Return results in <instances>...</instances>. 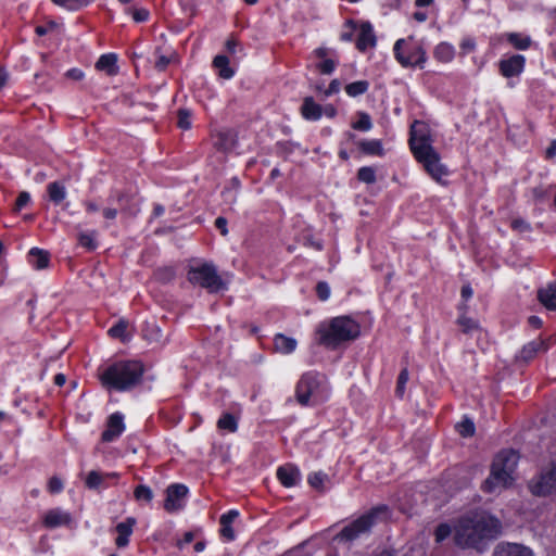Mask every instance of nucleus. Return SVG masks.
<instances>
[{
	"label": "nucleus",
	"mask_w": 556,
	"mask_h": 556,
	"mask_svg": "<svg viewBox=\"0 0 556 556\" xmlns=\"http://www.w3.org/2000/svg\"><path fill=\"white\" fill-rule=\"evenodd\" d=\"M31 201L30 194L27 191H22L18 193L17 199L15 201L13 211L18 213L22 208L27 206Z\"/></svg>",
	"instance_id": "09e8293b"
},
{
	"label": "nucleus",
	"mask_w": 556,
	"mask_h": 556,
	"mask_svg": "<svg viewBox=\"0 0 556 556\" xmlns=\"http://www.w3.org/2000/svg\"><path fill=\"white\" fill-rule=\"evenodd\" d=\"M506 40L517 50H527L530 48L532 40L529 36L520 33H508L505 35Z\"/></svg>",
	"instance_id": "c85d7f7f"
},
{
	"label": "nucleus",
	"mask_w": 556,
	"mask_h": 556,
	"mask_svg": "<svg viewBox=\"0 0 556 556\" xmlns=\"http://www.w3.org/2000/svg\"><path fill=\"white\" fill-rule=\"evenodd\" d=\"M326 478L327 476L323 472H313L308 476L307 481L312 488L323 490Z\"/></svg>",
	"instance_id": "de8ad7c7"
},
{
	"label": "nucleus",
	"mask_w": 556,
	"mask_h": 556,
	"mask_svg": "<svg viewBox=\"0 0 556 556\" xmlns=\"http://www.w3.org/2000/svg\"><path fill=\"white\" fill-rule=\"evenodd\" d=\"M168 63H169V60L166 56L162 55L155 62V67L159 71H164L167 67Z\"/></svg>",
	"instance_id": "338daca9"
},
{
	"label": "nucleus",
	"mask_w": 556,
	"mask_h": 556,
	"mask_svg": "<svg viewBox=\"0 0 556 556\" xmlns=\"http://www.w3.org/2000/svg\"><path fill=\"white\" fill-rule=\"evenodd\" d=\"M73 518L70 513L60 508L49 509L42 519V525L48 529L61 526H71Z\"/></svg>",
	"instance_id": "4468645a"
},
{
	"label": "nucleus",
	"mask_w": 556,
	"mask_h": 556,
	"mask_svg": "<svg viewBox=\"0 0 556 556\" xmlns=\"http://www.w3.org/2000/svg\"><path fill=\"white\" fill-rule=\"evenodd\" d=\"M125 430L124 417L121 413L112 414L106 422V429L102 432L103 442H112Z\"/></svg>",
	"instance_id": "ddd939ff"
},
{
	"label": "nucleus",
	"mask_w": 556,
	"mask_h": 556,
	"mask_svg": "<svg viewBox=\"0 0 556 556\" xmlns=\"http://www.w3.org/2000/svg\"><path fill=\"white\" fill-rule=\"evenodd\" d=\"M103 217L108 220H114L117 217L118 211L115 207H105L102 211Z\"/></svg>",
	"instance_id": "e2e57ef3"
},
{
	"label": "nucleus",
	"mask_w": 556,
	"mask_h": 556,
	"mask_svg": "<svg viewBox=\"0 0 556 556\" xmlns=\"http://www.w3.org/2000/svg\"><path fill=\"white\" fill-rule=\"evenodd\" d=\"M388 506L379 505L372 507L365 514L345 525L333 538L339 543H352L365 535L370 534L371 529L382 517H387Z\"/></svg>",
	"instance_id": "0eeeda50"
},
{
	"label": "nucleus",
	"mask_w": 556,
	"mask_h": 556,
	"mask_svg": "<svg viewBox=\"0 0 556 556\" xmlns=\"http://www.w3.org/2000/svg\"><path fill=\"white\" fill-rule=\"evenodd\" d=\"M49 261V253L38 248H33L28 253V262L36 269L47 268Z\"/></svg>",
	"instance_id": "b1692460"
},
{
	"label": "nucleus",
	"mask_w": 556,
	"mask_h": 556,
	"mask_svg": "<svg viewBox=\"0 0 556 556\" xmlns=\"http://www.w3.org/2000/svg\"><path fill=\"white\" fill-rule=\"evenodd\" d=\"M164 509L167 513H175L184 507V500L188 494V488L185 484L173 483L167 486Z\"/></svg>",
	"instance_id": "9d476101"
},
{
	"label": "nucleus",
	"mask_w": 556,
	"mask_h": 556,
	"mask_svg": "<svg viewBox=\"0 0 556 556\" xmlns=\"http://www.w3.org/2000/svg\"><path fill=\"white\" fill-rule=\"evenodd\" d=\"M130 199L131 198L127 192L121 190L112 191L109 198L110 201H116L117 204L122 207V211L126 210V205L129 203Z\"/></svg>",
	"instance_id": "37998d69"
},
{
	"label": "nucleus",
	"mask_w": 556,
	"mask_h": 556,
	"mask_svg": "<svg viewBox=\"0 0 556 556\" xmlns=\"http://www.w3.org/2000/svg\"><path fill=\"white\" fill-rule=\"evenodd\" d=\"M96 231L80 232L78 235V243L87 249L88 251H94L97 249Z\"/></svg>",
	"instance_id": "4c0bfd02"
},
{
	"label": "nucleus",
	"mask_w": 556,
	"mask_h": 556,
	"mask_svg": "<svg viewBox=\"0 0 556 556\" xmlns=\"http://www.w3.org/2000/svg\"><path fill=\"white\" fill-rule=\"evenodd\" d=\"M555 477L546 469H543L536 480L530 483V490L534 495L545 496L556 490Z\"/></svg>",
	"instance_id": "9b49d317"
},
{
	"label": "nucleus",
	"mask_w": 556,
	"mask_h": 556,
	"mask_svg": "<svg viewBox=\"0 0 556 556\" xmlns=\"http://www.w3.org/2000/svg\"><path fill=\"white\" fill-rule=\"evenodd\" d=\"M548 349V344L545 340L539 338L535 339L528 344H526L520 351V358L528 362L535 357V355L541 351H546Z\"/></svg>",
	"instance_id": "4be33fe9"
},
{
	"label": "nucleus",
	"mask_w": 556,
	"mask_h": 556,
	"mask_svg": "<svg viewBox=\"0 0 556 556\" xmlns=\"http://www.w3.org/2000/svg\"><path fill=\"white\" fill-rule=\"evenodd\" d=\"M274 345L276 351L289 354L295 350L296 341L293 338L279 333L274 338Z\"/></svg>",
	"instance_id": "bb28decb"
},
{
	"label": "nucleus",
	"mask_w": 556,
	"mask_h": 556,
	"mask_svg": "<svg viewBox=\"0 0 556 556\" xmlns=\"http://www.w3.org/2000/svg\"><path fill=\"white\" fill-rule=\"evenodd\" d=\"M394 58L403 67H419L422 68L427 54L421 43L414 39V37L402 38L396 40L393 47Z\"/></svg>",
	"instance_id": "6e6552de"
},
{
	"label": "nucleus",
	"mask_w": 556,
	"mask_h": 556,
	"mask_svg": "<svg viewBox=\"0 0 556 556\" xmlns=\"http://www.w3.org/2000/svg\"><path fill=\"white\" fill-rule=\"evenodd\" d=\"M526 64V59L521 54H515L507 59H503L498 63L500 73L506 77H515L522 73Z\"/></svg>",
	"instance_id": "f8f14e48"
},
{
	"label": "nucleus",
	"mask_w": 556,
	"mask_h": 556,
	"mask_svg": "<svg viewBox=\"0 0 556 556\" xmlns=\"http://www.w3.org/2000/svg\"><path fill=\"white\" fill-rule=\"evenodd\" d=\"M217 428L228 432H236L238 429V418L230 413H224L217 421Z\"/></svg>",
	"instance_id": "7c9ffc66"
},
{
	"label": "nucleus",
	"mask_w": 556,
	"mask_h": 556,
	"mask_svg": "<svg viewBox=\"0 0 556 556\" xmlns=\"http://www.w3.org/2000/svg\"><path fill=\"white\" fill-rule=\"evenodd\" d=\"M213 146L218 151H231L237 144V135L231 129L218 130L213 135Z\"/></svg>",
	"instance_id": "dca6fc26"
},
{
	"label": "nucleus",
	"mask_w": 556,
	"mask_h": 556,
	"mask_svg": "<svg viewBox=\"0 0 556 556\" xmlns=\"http://www.w3.org/2000/svg\"><path fill=\"white\" fill-rule=\"evenodd\" d=\"M456 323L459 326L462 332L466 334L472 333L479 329L478 321L465 315L459 316Z\"/></svg>",
	"instance_id": "c9c22d12"
},
{
	"label": "nucleus",
	"mask_w": 556,
	"mask_h": 556,
	"mask_svg": "<svg viewBox=\"0 0 556 556\" xmlns=\"http://www.w3.org/2000/svg\"><path fill=\"white\" fill-rule=\"evenodd\" d=\"M329 396V386L325 375L309 370L304 372L295 386V399L301 406H315Z\"/></svg>",
	"instance_id": "39448f33"
},
{
	"label": "nucleus",
	"mask_w": 556,
	"mask_h": 556,
	"mask_svg": "<svg viewBox=\"0 0 556 556\" xmlns=\"http://www.w3.org/2000/svg\"><path fill=\"white\" fill-rule=\"evenodd\" d=\"M187 279L194 286L206 289L210 293H216L227 288L226 282L217 273V268L213 263H202L192 266L187 273Z\"/></svg>",
	"instance_id": "1a4fd4ad"
},
{
	"label": "nucleus",
	"mask_w": 556,
	"mask_h": 556,
	"mask_svg": "<svg viewBox=\"0 0 556 556\" xmlns=\"http://www.w3.org/2000/svg\"><path fill=\"white\" fill-rule=\"evenodd\" d=\"M359 150L367 155H383V148L380 140H361L357 142Z\"/></svg>",
	"instance_id": "cd10ccee"
},
{
	"label": "nucleus",
	"mask_w": 556,
	"mask_h": 556,
	"mask_svg": "<svg viewBox=\"0 0 556 556\" xmlns=\"http://www.w3.org/2000/svg\"><path fill=\"white\" fill-rule=\"evenodd\" d=\"M194 539V533L191 531L185 532L181 540H178L177 546L178 548H182L185 545L190 544Z\"/></svg>",
	"instance_id": "680f3d73"
},
{
	"label": "nucleus",
	"mask_w": 556,
	"mask_h": 556,
	"mask_svg": "<svg viewBox=\"0 0 556 556\" xmlns=\"http://www.w3.org/2000/svg\"><path fill=\"white\" fill-rule=\"evenodd\" d=\"M456 429L458 433L464 438H468L475 434V424L469 418H464L459 424H457Z\"/></svg>",
	"instance_id": "a19ab883"
},
{
	"label": "nucleus",
	"mask_w": 556,
	"mask_h": 556,
	"mask_svg": "<svg viewBox=\"0 0 556 556\" xmlns=\"http://www.w3.org/2000/svg\"><path fill=\"white\" fill-rule=\"evenodd\" d=\"M510 227L514 230H518V231H521V232L530 231V229H531L530 224H528L522 218H515V219H513L511 223H510Z\"/></svg>",
	"instance_id": "5fc2aeb1"
},
{
	"label": "nucleus",
	"mask_w": 556,
	"mask_h": 556,
	"mask_svg": "<svg viewBox=\"0 0 556 556\" xmlns=\"http://www.w3.org/2000/svg\"><path fill=\"white\" fill-rule=\"evenodd\" d=\"M117 56L114 53L103 54L99 58L96 63V68L99 71H104L109 75H115L117 73Z\"/></svg>",
	"instance_id": "a878e982"
},
{
	"label": "nucleus",
	"mask_w": 556,
	"mask_h": 556,
	"mask_svg": "<svg viewBox=\"0 0 556 556\" xmlns=\"http://www.w3.org/2000/svg\"><path fill=\"white\" fill-rule=\"evenodd\" d=\"M501 530L498 519L484 513L473 514L458 520L454 541L460 547H478L483 540L495 539Z\"/></svg>",
	"instance_id": "f03ea898"
},
{
	"label": "nucleus",
	"mask_w": 556,
	"mask_h": 556,
	"mask_svg": "<svg viewBox=\"0 0 556 556\" xmlns=\"http://www.w3.org/2000/svg\"><path fill=\"white\" fill-rule=\"evenodd\" d=\"M340 89H341L340 80L333 79L330 81L328 88L324 90V94H325V97H330L332 94L338 93L340 91Z\"/></svg>",
	"instance_id": "13d9d810"
},
{
	"label": "nucleus",
	"mask_w": 556,
	"mask_h": 556,
	"mask_svg": "<svg viewBox=\"0 0 556 556\" xmlns=\"http://www.w3.org/2000/svg\"><path fill=\"white\" fill-rule=\"evenodd\" d=\"M451 534V527L446 523H441L437 527L434 535L438 543L444 541Z\"/></svg>",
	"instance_id": "3c124183"
},
{
	"label": "nucleus",
	"mask_w": 556,
	"mask_h": 556,
	"mask_svg": "<svg viewBox=\"0 0 556 556\" xmlns=\"http://www.w3.org/2000/svg\"><path fill=\"white\" fill-rule=\"evenodd\" d=\"M377 39L374 33L372 25L369 22H362L358 28L356 39V48L361 52H365L369 48L376 46Z\"/></svg>",
	"instance_id": "2eb2a0df"
},
{
	"label": "nucleus",
	"mask_w": 556,
	"mask_h": 556,
	"mask_svg": "<svg viewBox=\"0 0 556 556\" xmlns=\"http://www.w3.org/2000/svg\"><path fill=\"white\" fill-rule=\"evenodd\" d=\"M433 54L434 58L441 62H450L454 58L455 51L451 45L441 42L435 47Z\"/></svg>",
	"instance_id": "2f4dec72"
},
{
	"label": "nucleus",
	"mask_w": 556,
	"mask_h": 556,
	"mask_svg": "<svg viewBox=\"0 0 556 556\" xmlns=\"http://www.w3.org/2000/svg\"><path fill=\"white\" fill-rule=\"evenodd\" d=\"M63 490V482L58 477H51L48 482V491L51 494L60 493Z\"/></svg>",
	"instance_id": "864d4df0"
},
{
	"label": "nucleus",
	"mask_w": 556,
	"mask_h": 556,
	"mask_svg": "<svg viewBox=\"0 0 556 556\" xmlns=\"http://www.w3.org/2000/svg\"><path fill=\"white\" fill-rule=\"evenodd\" d=\"M108 477H117L116 473H102L100 471L92 470L87 475L86 485L89 489L99 488L105 478Z\"/></svg>",
	"instance_id": "72a5a7b5"
},
{
	"label": "nucleus",
	"mask_w": 556,
	"mask_h": 556,
	"mask_svg": "<svg viewBox=\"0 0 556 556\" xmlns=\"http://www.w3.org/2000/svg\"><path fill=\"white\" fill-rule=\"evenodd\" d=\"M357 178L363 182L374 184L376 181V170L370 166L361 167L357 172Z\"/></svg>",
	"instance_id": "79ce46f5"
},
{
	"label": "nucleus",
	"mask_w": 556,
	"mask_h": 556,
	"mask_svg": "<svg viewBox=\"0 0 556 556\" xmlns=\"http://www.w3.org/2000/svg\"><path fill=\"white\" fill-rule=\"evenodd\" d=\"M301 115L307 121H318L323 116V106L313 97H305L300 108Z\"/></svg>",
	"instance_id": "6ab92c4d"
},
{
	"label": "nucleus",
	"mask_w": 556,
	"mask_h": 556,
	"mask_svg": "<svg viewBox=\"0 0 556 556\" xmlns=\"http://www.w3.org/2000/svg\"><path fill=\"white\" fill-rule=\"evenodd\" d=\"M359 334L361 326L356 320L349 316H338L324 320L316 327L315 341L333 351L356 340Z\"/></svg>",
	"instance_id": "20e7f679"
},
{
	"label": "nucleus",
	"mask_w": 556,
	"mask_h": 556,
	"mask_svg": "<svg viewBox=\"0 0 556 556\" xmlns=\"http://www.w3.org/2000/svg\"><path fill=\"white\" fill-rule=\"evenodd\" d=\"M344 27L348 28V30L341 33L340 39L342 41H352L354 37V31L357 28L356 22L353 20H348L344 24Z\"/></svg>",
	"instance_id": "8fccbe9b"
},
{
	"label": "nucleus",
	"mask_w": 556,
	"mask_h": 556,
	"mask_svg": "<svg viewBox=\"0 0 556 556\" xmlns=\"http://www.w3.org/2000/svg\"><path fill=\"white\" fill-rule=\"evenodd\" d=\"M134 496L137 501H143L146 503H151L153 500L152 490L144 484H139L136 486L134 491Z\"/></svg>",
	"instance_id": "58836bf2"
},
{
	"label": "nucleus",
	"mask_w": 556,
	"mask_h": 556,
	"mask_svg": "<svg viewBox=\"0 0 556 556\" xmlns=\"http://www.w3.org/2000/svg\"><path fill=\"white\" fill-rule=\"evenodd\" d=\"M238 515L237 510H229L227 514L220 516V535L227 541H232L235 539V532L231 525Z\"/></svg>",
	"instance_id": "5701e85b"
},
{
	"label": "nucleus",
	"mask_w": 556,
	"mask_h": 556,
	"mask_svg": "<svg viewBox=\"0 0 556 556\" xmlns=\"http://www.w3.org/2000/svg\"><path fill=\"white\" fill-rule=\"evenodd\" d=\"M58 26V24L53 21H50L47 25H38L36 26L35 28V33L38 35V36H45L47 35L50 30L54 29L55 27Z\"/></svg>",
	"instance_id": "bf43d9fd"
},
{
	"label": "nucleus",
	"mask_w": 556,
	"mask_h": 556,
	"mask_svg": "<svg viewBox=\"0 0 556 556\" xmlns=\"http://www.w3.org/2000/svg\"><path fill=\"white\" fill-rule=\"evenodd\" d=\"M47 192L50 201H52L54 204H60L66 197V189L59 181H52L48 184Z\"/></svg>",
	"instance_id": "c756f323"
},
{
	"label": "nucleus",
	"mask_w": 556,
	"mask_h": 556,
	"mask_svg": "<svg viewBox=\"0 0 556 556\" xmlns=\"http://www.w3.org/2000/svg\"><path fill=\"white\" fill-rule=\"evenodd\" d=\"M407 381H408V370H407V368H404L401 370V372L397 377V381H396L395 393L399 397H402L404 395L405 386H406Z\"/></svg>",
	"instance_id": "49530a36"
},
{
	"label": "nucleus",
	"mask_w": 556,
	"mask_h": 556,
	"mask_svg": "<svg viewBox=\"0 0 556 556\" xmlns=\"http://www.w3.org/2000/svg\"><path fill=\"white\" fill-rule=\"evenodd\" d=\"M54 4L60 7H65L71 10H78L80 8L87 7L93 0H51Z\"/></svg>",
	"instance_id": "ea45409f"
},
{
	"label": "nucleus",
	"mask_w": 556,
	"mask_h": 556,
	"mask_svg": "<svg viewBox=\"0 0 556 556\" xmlns=\"http://www.w3.org/2000/svg\"><path fill=\"white\" fill-rule=\"evenodd\" d=\"M519 455L514 450H503L494 458L489 478L483 482L482 490L493 493L496 489L508 486L514 480Z\"/></svg>",
	"instance_id": "423d86ee"
},
{
	"label": "nucleus",
	"mask_w": 556,
	"mask_h": 556,
	"mask_svg": "<svg viewBox=\"0 0 556 556\" xmlns=\"http://www.w3.org/2000/svg\"><path fill=\"white\" fill-rule=\"evenodd\" d=\"M215 227L220 231L223 236H226L228 233L227 219L225 217H217L215 219Z\"/></svg>",
	"instance_id": "052dcab7"
},
{
	"label": "nucleus",
	"mask_w": 556,
	"mask_h": 556,
	"mask_svg": "<svg viewBox=\"0 0 556 556\" xmlns=\"http://www.w3.org/2000/svg\"><path fill=\"white\" fill-rule=\"evenodd\" d=\"M136 523V520L131 517L127 518L125 521L117 523L115 530L117 532V536L115 539V544L117 547L122 548L128 545L129 536L132 533V528Z\"/></svg>",
	"instance_id": "aec40b11"
},
{
	"label": "nucleus",
	"mask_w": 556,
	"mask_h": 556,
	"mask_svg": "<svg viewBox=\"0 0 556 556\" xmlns=\"http://www.w3.org/2000/svg\"><path fill=\"white\" fill-rule=\"evenodd\" d=\"M66 76L73 80H80L84 77V73L78 68H72L67 71Z\"/></svg>",
	"instance_id": "69168bd1"
},
{
	"label": "nucleus",
	"mask_w": 556,
	"mask_h": 556,
	"mask_svg": "<svg viewBox=\"0 0 556 556\" xmlns=\"http://www.w3.org/2000/svg\"><path fill=\"white\" fill-rule=\"evenodd\" d=\"M493 556H533V553L529 547L521 544L500 543L495 547Z\"/></svg>",
	"instance_id": "f3484780"
},
{
	"label": "nucleus",
	"mask_w": 556,
	"mask_h": 556,
	"mask_svg": "<svg viewBox=\"0 0 556 556\" xmlns=\"http://www.w3.org/2000/svg\"><path fill=\"white\" fill-rule=\"evenodd\" d=\"M338 64V60L333 58L325 59L324 61L319 62L316 67L317 70L325 75H330Z\"/></svg>",
	"instance_id": "a18cd8bd"
},
{
	"label": "nucleus",
	"mask_w": 556,
	"mask_h": 556,
	"mask_svg": "<svg viewBox=\"0 0 556 556\" xmlns=\"http://www.w3.org/2000/svg\"><path fill=\"white\" fill-rule=\"evenodd\" d=\"M131 15L136 22L141 23L149 18L150 13L147 9L140 8V9H132Z\"/></svg>",
	"instance_id": "6e6d98bb"
},
{
	"label": "nucleus",
	"mask_w": 556,
	"mask_h": 556,
	"mask_svg": "<svg viewBox=\"0 0 556 556\" xmlns=\"http://www.w3.org/2000/svg\"><path fill=\"white\" fill-rule=\"evenodd\" d=\"M358 119L352 123V128L359 131H368L372 127L371 118L366 112L357 113Z\"/></svg>",
	"instance_id": "e433bc0d"
},
{
	"label": "nucleus",
	"mask_w": 556,
	"mask_h": 556,
	"mask_svg": "<svg viewBox=\"0 0 556 556\" xmlns=\"http://www.w3.org/2000/svg\"><path fill=\"white\" fill-rule=\"evenodd\" d=\"M344 89H345V92L348 93V96L355 98V97L362 96L368 91L369 81H367V80L353 81L351 84H348Z\"/></svg>",
	"instance_id": "473e14b6"
},
{
	"label": "nucleus",
	"mask_w": 556,
	"mask_h": 556,
	"mask_svg": "<svg viewBox=\"0 0 556 556\" xmlns=\"http://www.w3.org/2000/svg\"><path fill=\"white\" fill-rule=\"evenodd\" d=\"M323 114L329 118H333L337 115V109L332 104H328L323 108Z\"/></svg>",
	"instance_id": "774afa93"
},
{
	"label": "nucleus",
	"mask_w": 556,
	"mask_h": 556,
	"mask_svg": "<svg viewBox=\"0 0 556 556\" xmlns=\"http://www.w3.org/2000/svg\"><path fill=\"white\" fill-rule=\"evenodd\" d=\"M316 294L318 296V299L320 301H326L329 299L330 296V288L328 286L327 282L325 281H319L317 285H316Z\"/></svg>",
	"instance_id": "603ef678"
},
{
	"label": "nucleus",
	"mask_w": 556,
	"mask_h": 556,
	"mask_svg": "<svg viewBox=\"0 0 556 556\" xmlns=\"http://www.w3.org/2000/svg\"><path fill=\"white\" fill-rule=\"evenodd\" d=\"M127 328L128 321L125 319L118 320L113 327H111L108 331L109 336L113 339H118L122 342L127 340Z\"/></svg>",
	"instance_id": "f704fd0d"
},
{
	"label": "nucleus",
	"mask_w": 556,
	"mask_h": 556,
	"mask_svg": "<svg viewBox=\"0 0 556 556\" xmlns=\"http://www.w3.org/2000/svg\"><path fill=\"white\" fill-rule=\"evenodd\" d=\"M212 65L223 79H230L235 75V71L229 66V59L224 54L216 55Z\"/></svg>",
	"instance_id": "393cba45"
},
{
	"label": "nucleus",
	"mask_w": 556,
	"mask_h": 556,
	"mask_svg": "<svg viewBox=\"0 0 556 556\" xmlns=\"http://www.w3.org/2000/svg\"><path fill=\"white\" fill-rule=\"evenodd\" d=\"M314 55L318 59H320L321 61H324L325 59H329L328 56H336V52L333 50H330L328 48H325V47H319L317 49L314 50Z\"/></svg>",
	"instance_id": "4d7b16f0"
},
{
	"label": "nucleus",
	"mask_w": 556,
	"mask_h": 556,
	"mask_svg": "<svg viewBox=\"0 0 556 556\" xmlns=\"http://www.w3.org/2000/svg\"><path fill=\"white\" fill-rule=\"evenodd\" d=\"M432 143L433 138L429 125L422 121H414L410 125L408 139L410 151L426 173L435 181L441 182L448 170L441 163V156Z\"/></svg>",
	"instance_id": "f257e3e1"
},
{
	"label": "nucleus",
	"mask_w": 556,
	"mask_h": 556,
	"mask_svg": "<svg viewBox=\"0 0 556 556\" xmlns=\"http://www.w3.org/2000/svg\"><path fill=\"white\" fill-rule=\"evenodd\" d=\"M177 126L181 129L191 127V113L186 109H179L177 112Z\"/></svg>",
	"instance_id": "c03bdc74"
},
{
	"label": "nucleus",
	"mask_w": 556,
	"mask_h": 556,
	"mask_svg": "<svg viewBox=\"0 0 556 556\" xmlns=\"http://www.w3.org/2000/svg\"><path fill=\"white\" fill-rule=\"evenodd\" d=\"M237 46H238V40L235 37L228 38L225 43L226 51L230 54L236 53Z\"/></svg>",
	"instance_id": "0e129e2a"
},
{
	"label": "nucleus",
	"mask_w": 556,
	"mask_h": 556,
	"mask_svg": "<svg viewBox=\"0 0 556 556\" xmlns=\"http://www.w3.org/2000/svg\"><path fill=\"white\" fill-rule=\"evenodd\" d=\"M277 478L286 488L294 486L301 479L299 469L293 465H285L278 468Z\"/></svg>",
	"instance_id": "a211bd4d"
},
{
	"label": "nucleus",
	"mask_w": 556,
	"mask_h": 556,
	"mask_svg": "<svg viewBox=\"0 0 556 556\" xmlns=\"http://www.w3.org/2000/svg\"><path fill=\"white\" fill-rule=\"evenodd\" d=\"M144 370L140 361H116L99 370V379L108 390L129 391L141 383Z\"/></svg>",
	"instance_id": "7ed1b4c3"
},
{
	"label": "nucleus",
	"mask_w": 556,
	"mask_h": 556,
	"mask_svg": "<svg viewBox=\"0 0 556 556\" xmlns=\"http://www.w3.org/2000/svg\"><path fill=\"white\" fill-rule=\"evenodd\" d=\"M538 300L548 311H556V281L538 290Z\"/></svg>",
	"instance_id": "412c9836"
}]
</instances>
